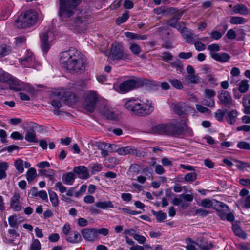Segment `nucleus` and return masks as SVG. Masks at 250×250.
I'll list each match as a JSON object with an SVG mask.
<instances>
[{
  "mask_svg": "<svg viewBox=\"0 0 250 250\" xmlns=\"http://www.w3.org/2000/svg\"><path fill=\"white\" fill-rule=\"evenodd\" d=\"M60 62L64 68L75 73H82L85 71V61L81 53L75 48L60 54Z\"/></svg>",
  "mask_w": 250,
  "mask_h": 250,
  "instance_id": "nucleus-1",
  "label": "nucleus"
},
{
  "mask_svg": "<svg viewBox=\"0 0 250 250\" xmlns=\"http://www.w3.org/2000/svg\"><path fill=\"white\" fill-rule=\"evenodd\" d=\"M230 22L232 24H241L245 23V20L243 17L233 16L231 18Z\"/></svg>",
  "mask_w": 250,
  "mask_h": 250,
  "instance_id": "nucleus-46",
  "label": "nucleus"
},
{
  "mask_svg": "<svg viewBox=\"0 0 250 250\" xmlns=\"http://www.w3.org/2000/svg\"><path fill=\"white\" fill-rule=\"evenodd\" d=\"M196 49L198 51H202L205 49L206 45L200 41H196L194 43Z\"/></svg>",
  "mask_w": 250,
  "mask_h": 250,
  "instance_id": "nucleus-62",
  "label": "nucleus"
},
{
  "mask_svg": "<svg viewBox=\"0 0 250 250\" xmlns=\"http://www.w3.org/2000/svg\"><path fill=\"white\" fill-rule=\"evenodd\" d=\"M103 114L108 120L118 121L119 119L118 114L116 113L113 109L105 108L103 111Z\"/></svg>",
  "mask_w": 250,
  "mask_h": 250,
  "instance_id": "nucleus-26",
  "label": "nucleus"
},
{
  "mask_svg": "<svg viewBox=\"0 0 250 250\" xmlns=\"http://www.w3.org/2000/svg\"><path fill=\"white\" fill-rule=\"evenodd\" d=\"M188 80L189 81V82L188 83V84L190 83L192 84H196V83H200V78L195 75H189L187 77Z\"/></svg>",
  "mask_w": 250,
  "mask_h": 250,
  "instance_id": "nucleus-54",
  "label": "nucleus"
},
{
  "mask_svg": "<svg viewBox=\"0 0 250 250\" xmlns=\"http://www.w3.org/2000/svg\"><path fill=\"white\" fill-rule=\"evenodd\" d=\"M210 34L211 38L214 40H218L222 36V34L218 31H213Z\"/></svg>",
  "mask_w": 250,
  "mask_h": 250,
  "instance_id": "nucleus-63",
  "label": "nucleus"
},
{
  "mask_svg": "<svg viewBox=\"0 0 250 250\" xmlns=\"http://www.w3.org/2000/svg\"><path fill=\"white\" fill-rule=\"evenodd\" d=\"M41 245L39 240L35 239L31 244L29 250H40Z\"/></svg>",
  "mask_w": 250,
  "mask_h": 250,
  "instance_id": "nucleus-53",
  "label": "nucleus"
},
{
  "mask_svg": "<svg viewBox=\"0 0 250 250\" xmlns=\"http://www.w3.org/2000/svg\"><path fill=\"white\" fill-rule=\"evenodd\" d=\"M14 165L16 169L20 172L22 173L24 170L23 161L21 159H18L15 161Z\"/></svg>",
  "mask_w": 250,
  "mask_h": 250,
  "instance_id": "nucleus-49",
  "label": "nucleus"
},
{
  "mask_svg": "<svg viewBox=\"0 0 250 250\" xmlns=\"http://www.w3.org/2000/svg\"><path fill=\"white\" fill-rule=\"evenodd\" d=\"M181 34L186 42L188 43H192L196 35L193 33L191 29L184 27L181 29Z\"/></svg>",
  "mask_w": 250,
  "mask_h": 250,
  "instance_id": "nucleus-21",
  "label": "nucleus"
},
{
  "mask_svg": "<svg viewBox=\"0 0 250 250\" xmlns=\"http://www.w3.org/2000/svg\"><path fill=\"white\" fill-rule=\"evenodd\" d=\"M37 177V172L35 168H30L26 173V179L28 182H31Z\"/></svg>",
  "mask_w": 250,
  "mask_h": 250,
  "instance_id": "nucleus-36",
  "label": "nucleus"
},
{
  "mask_svg": "<svg viewBox=\"0 0 250 250\" xmlns=\"http://www.w3.org/2000/svg\"><path fill=\"white\" fill-rule=\"evenodd\" d=\"M226 112V110L223 111L221 109H218L215 113V117L219 121H222Z\"/></svg>",
  "mask_w": 250,
  "mask_h": 250,
  "instance_id": "nucleus-58",
  "label": "nucleus"
},
{
  "mask_svg": "<svg viewBox=\"0 0 250 250\" xmlns=\"http://www.w3.org/2000/svg\"><path fill=\"white\" fill-rule=\"evenodd\" d=\"M183 12L179 13L175 15L169 21L168 25L172 27H177V22L181 18Z\"/></svg>",
  "mask_w": 250,
  "mask_h": 250,
  "instance_id": "nucleus-35",
  "label": "nucleus"
},
{
  "mask_svg": "<svg viewBox=\"0 0 250 250\" xmlns=\"http://www.w3.org/2000/svg\"><path fill=\"white\" fill-rule=\"evenodd\" d=\"M154 12L156 14H167L169 13H173L174 9L171 7L165 6L156 8L154 9Z\"/></svg>",
  "mask_w": 250,
  "mask_h": 250,
  "instance_id": "nucleus-32",
  "label": "nucleus"
},
{
  "mask_svg": "<svg viewBox=\"0 0 250 250\" xmlns=\"http://www.w3.org/2000/svg\"><path fill=\"white\" fill-rule=\"evenodd\" d=\"M86 23V17L80 15L76 16L74 20L70 21L69 24L75 29L79 30L80 28L83 27Z\"/></svg>",
  "mask_w": 250,
  "mask_h": 250,
  "instance_id": "nucleus-13",
  "label": "nucleus"
},
{
  "mask_svg": "<svg viewBox=\"0 0 250 250\" xmlns=\"http://www.w3.org/2000/svg\"><path fill=\"white\" fill-rule=\"evenodd\" d=\"M39 173L41 175H44L48 178L50 181L54 182L55 180L54 178L55 171L52 169H40L39 170Z\"/></svg>",
  "mask_w": 250,
  "mask_h": 250,
  "instance_id": "nucleus-29",
  "label": "nucleus"
},
{
  "mask_svg": "<svg viewBox=\"0 0 250 250\" xmlns=\"http://www.w3.org/2000/svg\"><path fill=\"white\" fill-rule=\"evenodd\" d=\"M196 244L200 248L201 250H209L213 247L212 243H208L204 241H201L199 243H196Z\"/></svg>",
  "mask_w": 250,
  "mask_h": 250,
  "instance_id": "nucleus-41",
  "label": "nucleus"
},
{
  "mask_svg": "<svg viewBox=\"0 0 250 250\" xmlns=\"http://www.w3.org/2000/svg\"><path fill=\"white\" fill-rule=\"evenodd\" d=\"M81 2L82 0H59V16L62 19L70 18Z\"/></svg>",
  "mask_w": 250,
  "mask_h": 250,
  "instance_id": "nucleus-3",
  "label": "nucleus"
},
{
  "mask_svg": "<svg viewBox=\"0 0 250 250\" xmlns=\"http://www.w3.org/2000/svg\"><path fill=\"white\" fill-rule=\"evenodd\" d=\"M49 195L50 200L52 205L54 207H56L58 205V199L56 193L51 190H49Z\"/></svg>",
  "mask_w": 250,
  "mask_h": 250,
  "instance_id": "nucleus-42",
  "label": "nucleus"
},
{
  "mask_svg": "<svg viewBox=\"0 0 250 250\" xmlns=\"http://www.w3.org/2000/svg\"><path fill=\"white\" fill-rule=\"evenodd\" d=\"M51 34V32H43L40 35L41 47L42 51L47 53L50 48V43L49 41V36Z\"/></svg>",
  "mask_w": 250,
  "mask_h": 250,
  "instance_id": "nucleus-12",
  "label": "nucleus"
},
{
  "mask_svg": "<svg viewBox=\"0 0 250 250\" xmlns=\"http://www.w3.org/2000/svg\"><path fill=\"white\" fill-rule=\"evenodd\" d=\"M152 131L155 133L168 135V124H159L152 128Z\"/></svg>",
  "mask_w": 250,
  "mask_h": 250,
  "instance_id": "nucleus-23",
  "label": "nucleus"
},
{
  "mask_svg": "<svg viewBox=\"0 0 250 250\" xmlns=\"http://www.w3.org/2000/svg\"><path fill=\"white\" fill-rule=\"evenodd\" d=\"M19 62L21 65L24 66V67H32L34 62V57L33 55V53L31 52L27 51L24 57L19 59Z\"/></svg>",
  "mask_w": 250,
  "mask_h": 250,
  "instance_id": "nucleus-17",
  "label": "nucleus"
},
{
  "mask_svg": "<svg viewBox=\"0 0 250 250\" xmlns=\"http://www.w3.org/2000/svg\"><path fill=\"white\" fill-rule=\"evenodd\" d=\"M213 209L217 211V215L221 220H223L225 215L229 211V208L227 205L218 201L214 204Z\"/></svg>",
  "mask_w": 250,
  "mask_h": 250,
  "instance_id": "nucleus-11",
  "label": "nucleus"
},
{
  "mask_svg": "<svg viewBox=\"0 0 250 250\" xmlns=\"http://www.w3.org/2000/svg\"><path fill=\"white\" fill-rule=\"evenodd\" d=\"M125 36L129 38L130 39H135V40H146L147 38L146 35H141L140 34L134 33L130 32H125Z\"/></svg>",
  "mask_w": 250,
  "mask_h": 250,
  "instance_id": "nucleus-33",
  "label": "nucleus"
},
{
  "mask_svg": "<svg viewBox=\"0 0 250 250\" xmlns=\"http://www.w3.org/2000/svg\"><path fill=\"white\" fill-rule=\"evenodd\" d=\"M201 103L204 105H206L210 107H213L215 106L214 100L205 99L203 100Z\"/></svg>",
  "mask_w": 250,
  "mask_h": 250,
  "instance_id": "nucleus-57",
  "label": "nucleus"
},
{
  "mask_svg": "<svg viewBox=\"0 0 250 250\" xmlns=\"http://www.w3.org/2000/svg\"><path fill=\"white\" fill-rule=\"evenodd\" d=\"M152 213L156 217L157 222H161L163 221L167 217V215L165 213L163 212L162 211H155L153 210L151 211Z\"/></svg>",
  "mask_w": 250,
  "mask_h": 250,
  "instance_id": "nucleus-37",
  "label": "nucleus"
},
{
  "mask_svg": "<svg viewBox=\"0 0 250 250\" xmlns=\"http://www.w3.org/2000/svg\"><path fill=\"white\" fill-rule=\"evenodd\" d=\"M102 164L97 163L92 164L89 166V168L91 169V173L93 174L100 172L102 170Z\"/></svg>",
  "mask_w": 250,
  "mask_h": 250,
  "instance_id": "nucleus-47",
  "label": "nucleus"
},
{
  "mask_svg": "<svg viewBox=\"0 0 250 250\" xmlns=\"http://www.w3.org/2000/svg\"><path fill=\"white\" fill-rule=\"evenodd\" d=\"M11 52V48L6 45L0 46V58L9 54Z\"/></svg>",
  "mask_w": 250,
  "mask_h": 250,
  "instance_id": "nucleus-38",
  "label": "nucleus"
},
{
  "mask_svg": "<svg viewBox=\"0 0 250 250\" xmlns=\"http://www.w3.org/2000/svg\"><path fill=\"white\" fill-rule=\"evenodd\" d=\"M233 161L234 162L237 163L236 165V167L240 171H244L246 168L250 167V165L246 162L240 161L237 159H234Z\"/></svg>",
  "mask_w": 250,
  "mask_h": 250,
  "instance_id": "nucleus-34",
  "label": "nucleus"
},
{
  "mask_svg": "<svg viewBox=\"0 0 250 250\" xmlns=\"http://www.w3.org/2000/svg\"><path fill=\"white\" fill-rule=\"evenodd\" d=\"M56 95L65 104L68 106H72L78 102L79 99L77 94L68 89H61L56 93Z\"/></svg>",
  "mask_w": 250,
  "mask_h": 250,
  "instance_id": "nucleus-5",
  "label": "nucleus"
},
{
  "mask_svg": "<svg viewBox=\"0 0 250 250\" xmlns=\"http://www.w3.org/2000/svg\"><path fill=\"white\" fill-rule=\"evenodd\" d=\"M173 56L172 55L168 52H164L162 53V58L164 61H168L172 59Z\"/></svg>",
  "mask_w": 250,
  "mask_h": 250,
  "instance_id": "nucleus-64",
  "label": "nucleus"
},
{
  "mask_svg": "<svg viewBox=\"0 0 250 250\" xmlns=\"http://www.w3.org/2000/svg\"><path fill=\"white\" fill-rule=\"evenodd\" d=\"M217 200H214L213 201L209 199H204L201 202V206L204 208H209L211 207L213 208L214 204H215Z\"/></svg>",
  "mask_w": 250,
  "mask_h": 250,
  "instance_id": "nucleus-40",
  "label": "nucleus"
},
{
  "mask_svg": "<svg viewBox=\"0 0 250 250\" xmlns=\"http://www.w3.org/2000/svg\"><path fill=\"white\" fill-rule=\"evenodd\" d=\"M237 146L240 149L250 150V144L245 141L239 142L237 143Z\"/></svg>",
  "mask_w": 250,
  "mask_h": 250,
  "instance_id": "nucleus-55",
  "label": "nucleus"
},
{
  "mask_svg": "<svg viewBox=\"0 0 250 250\" xmlns=\"http://www.w3.org/2000/svg\"><path fill=\"white\" fill-rule=\"evenodd\" d=\"M67 241L72 243H77L82 240L81 235L77 231H72L66 236Z\"/></svg>",
  "mask_w": 250,
  "mask_h": 250,
  "instance_id": "nucleus-24",
  "label": "nucleus"
},
{
  "mask_svg": "<svg viewBox=\"0 0 250 250\" xmlns=\"http://www.w3.org/2000/svg\"><path fill=\"white\" fill-rule=\"evenodd\" d=\"M209 212L207 210L203 208H199L195 210V214L200 215L202 217L207 216Z\"/></svg>",
  "mask_w": 250,
  "mask_h": 250,
  "instance_id": "nucleus-59",
  "label": "nucleus"
},
{
  "mask_svg": "<svg viewBox=\"0 0 250 250\" xmlns=\"http://www.w3.org/2000/svg\"><path fill=\"white\" fill-rule=\"evenodd\" d=\"M169 82L171 85L174 88L178 89H182L183 88V85L181 82L176 79H169Z\"/></svg>",
  "mask_w": 250,
  "mask_h": 250,
  "instance_id": "nucleus-45",
  "label": "nucleus"
},
{
  "mask_svg": "<svg viewBox=\"0 0 250 250\" xmlns=\"http://www.w3.org/2000/svg\"><path fill=\"white\" fill-rule=\"evenodd\" d=\"M174 111L176 114L179 115L180 117H185L186 114L183 110V108L179 104H177L174 107Z\"/></svg>",
  "mask_w": 250,
  "mask_h": 250,
  "instance_id": "nucleus-48",
  "label": "nucleus"
},
{
  "mask_svg": "<svg viewBox=\"0 0 250 250\" xmlns=\"http://www.w3.org/2000/svg\"><path fill=\"white\" fill-rule=\"evenodd\" d=\"M233 11L235 14L246 15L249 13V9L243 4H238L235 5L232 8Z\"/></svg>",
  "mask_w": 250,
  "mask_h": 250,
  "instance_id": "nucleus-27",
  "label": "nucleus"
},
{
  "mask_svg": "<svg viewBox=\"0 0 250 250\" xmlns=\"http://www.w3.org/2000/svg\"><path fill=\"white\" fill-rule=\"evenodd\" d=\"M98 101V97L96 92L90 91L86 95L85 99L84 107L88 112H94Z\"/></svg>",
  "mask_w": 250,
  "mask_h": 250,
  "instance_id": "nucleus-8",
  "label": "nucleus"
},
{
  "mask_svg": "<svg viewBox=\"0 0 250 250\" xmlns=\"http://www.w3.org/2000/svg\"><path fill=\"white\" fill-rule=\"evenodd\" d=\"M51 105L55 109H60L62 106V104L58 99H53L51 102Z\"/></svg>",
  "mask_w": 250,
  "mask_h": 250,
  "instance_id": "nucleus-61",
  "label": "nucleus"
},
{
  "mask_svg": "<svg viewBox=\"0 0 250 250\" xmlns=\"http://www.w3.org/2000/svg\"><path fill=\"white\" fill-rule=\"evenodd\" d=\"M197 175L195 172H191L185 175L184 180L186 182H192L197 179Z\"/></svg>",
  "mask_w": 250,
  "mask_h": 250,
  "instance_id": "nucleus-51",
  "label": "nucleus"
},
{
  "mask_svg": "<svg viewBox=\"0 0 250 250\" xmlns=\"http://www.w3.org/2000/svg\"><path fill=\"white\" fill-rule=\"evenodd\" d=\"M20 194L18 193L15 192L10 199V207L15 211H19L22 208V206L20 203Z\"/></svg>",
  "mask_w": 250,
  "mask_h": 250,
  "instance_id": "nucleus-18",
  "label": "nucleus"
},
{
  "mask_svg": "<svg viewBox=\"0 0 250 250\" xmlns=\"http://www.w3.org/2000/svg\"><path fill=\"white\" fill-rule=\"evenodd\" d=\"M129 48L131 52L134 55H138L141 52L140 46L136 43H131Z\"/></svg>",
  "mask_w": 250,
  "mask_h": 250,
  "instance_id": "nucleus-50",
  "label": "nucleus"
},
{
  "mask_svg": "<svg viewBox=\"0 0 250 250\" xmlns=\"http://www.w3.org/2000/svg\"><path fill=\"white\" fill-rule=\"evenodd\" d=\"M204 95L208 99L214 100V98L216 95V92L213 89H205L204 91Z\"/></svg>",
  "mask_w": 250,
  "mask_h": 250,
  "instance_id": "nucleus-43",
  "label": "nucleus"
},
{
  "mask_svg": "<svg viewBox=\"0 0 250 250\" xmlns=\"http://www.w3.org/2000/svg\"><path fill=\"white\" fill-rule=\"evenodd\" d=\"M9 224L11 227L13 228L18 229V223L17 221V218L16 215L10 216L8 219Z\"/></svg>",
  "mask_w": 250,
  "mask_h": 250,
  "instance_id": "nucleus-44",
  "label": "nucleus"
},
{
  "mask_svg": "<svg viewBox=\"0 0 250 250\" xmlns=\"http://www.w3.org/2000/svg\"><path fill=\"white\" fill-rule=\"evenodd\" d=\"M11 77L9 74L0 69V82L7 83Z\"/></svg>",
  "mask_w": 250,
  "mask_h": 250,
  "instance_id": "nucleus-52",
  "label": "nucleus"
},
{
  "mask_svg": "<svg viewBox=\"0 0 250 250\" xmlns=\"http://www.w3.org/2000/svg\"><path fill=\"white\" fill-rule=\"evenodd\" d=\"M116 152L121 155L130 154L134 156H138L140 154L139 151L135 149L134 147L130 146L119 148L117 149Z\"/></svg>",
  "mask_w": 250,
  "mask_h": 250,
  "instance_id": "nucleus-16",
  "label": "nucleus"
},
{
  "mask_svg": "<svg viewBox=\"0 0 250 250\" xmlns=\"http://www.w3.org/2000/svg\"><path fill=\"white\" fill-rule=\"evenodd\" d=\"M95 206L97 208H100L103 209H106L108 208H114V205L110 201L98 202L95 203Z\"/></svg>",
  "mask_w": 250,
  "mask_h": 250,
  "instance_id": "nucleus-31",
  "label": "nucleus"
},
{
  "mask_svg": "<svg viewBox=\"0 0 250 250\" xmlns=\"http://www.w3.org/2000/svg\"><path fill=\"white\" fill-rule=\"evenodd\" d=\"M73 171L77 174L78 177L82 179H86L89 177L87 168L84 166H79L74 167Z\"/></svg>",
  "mask_w": 250,
  "mask_h": 250,
  "instance_id": "nucleus-19",
  "label": "nucleus"
},
{
  "mask_svg": "<svg viewBox=\"0 0 250 250\" xmlns=\"http://www.w3.org/2000/svg\"><path fill=\"white\" fill-rule=\"evenodd\" d=\"M124 106L132 114L140 116L149 115L153 111V107L151 105L141 104L140 102L135 99H130L127 101L125 104Z\"/></svg>",
  "mask_w": 250,
  "mask_h": 250,
  "instance_id": "nucleus-2",
  "label": "nucleus"
},
{
  "mask_svg": "<svg viewBox=\"0 0 250 250\" xmlns=\"http://www.w3.org/2000/svg\"><path fill=\"white\" fill-rule=\"evenodd\" d=\"M39 125L35 122H30L26 130L25 139L30 143H38V140L36 134L35 129Z\"/></svg>",
  "mask_w": 250,
  "mask_h": 250,
  "instance_id": "nucleus-10",
  "label": "nucleus"
},
{
  "mask_svg": "<svg viewBox=\"0 0 250 250\" xmlns=\"http://www.w3.org/2000/svg\"><path fill=\"white\" fill-rule=\"evenodd\" d=\"M187 125L179 126L175 124H168V135L174 136L182 134L187 128Z\"/></svg>",
  "mask_w": 250,
  "mask_h": 250,
  "instance_id": "nucleus-14",
  "label": "nucleus"
},
{
  "mask_svg": "<svg viewBox=\"0 0 250 250\" xmlns=\"http://www.w3.org/2000/svg\"><path fill=\"white\" fill-rule=\"evenodd\" d=\"M232 230L235 235L245 239L247 238V234L241 229V227L237 224H233L232 226Z\"/></svg>",
  "mask_w": 250,
  "mask_h": 250,
  "instance_id": "nucleus-25",
  "label": "nucleus"
},
{
  "mask_svg": "<svg viewBox=\"0 0 250 250\" xmlns=\"http://www.w3.org/2000/svg\"><path fill=\"white\" fill-rule=\"evenodd\" d=\"M129 18V14L126 12L123 13L122 16L119 17L116 20L117 24L125 22Z\"/></svg>",
  "mask_w": 250,
  "mask_h": 250,
  "instance_id": "nucleus-56",
  "label": "nucleus"
},
{
  "mask_svg": "<svg viewBox=\"0 0 250 250\" xmlns=\"http://www.w3.org/2000/svg\"><path fill=\"white\" fill-rule=\"evenodd\" d=\"M238 112L236 110H233L230 111H229L226 116L227 120L228 122L231 124H234L236 121V117L238 115Z\"/></svg>",
  "mask_w": 250,
  "mask_h": 250,
  "instance_id": "nucleus-30",
  "label": "nucleus"
},
{
  "mask_svg": "<svg viewBox=\"0 0 250 250\" xmlns=\"http://www.w3.org/2000/svg\"><path fill=\"white\" fill-rule=\"evenodd\" d=\"M76 175L72 172H69L64 174L62 179L63 183L66 185H72L75 178Z\"/></svg>",
  "mask_w": 250,
  "mask_h": 250,
  "instance_id": "nucleus-28",
  "label": "nucleus"
},
{
  "mask_svg": "<svg viewBox=\"0 0 250 250\" xmlns=\"http://www.w3.org/2000/svg\"><path fill=\"white\" fill-rule=\"evenodd\" d=\"M249 88V85L247 80H244L240 82L238 89L241 93L246 92L248 90Z\"/></svg>",
  "mask_w": 250,
  "mask_h": 250,
  "instance_id": "nucleus-39",
  "label": "nucleus"
},
{
  "mask_svg": "<svg viewBox=\"0 0 250 250\" xmlns=\"http://www.w3.org/2000/svg\"><path fill=\"white\" fill-rule=\"evenodd\" d=\"M81 233L83 238L87 241H93L96 239V229L85 228L82 230Z\"/></svg>",
  "mask_w": 250,
  "mask_h": 250,
  "instance_id": "nucleus-15",
  "label": "nucleus"
},
{
  "mask_svg": "<svg viewBox=\"0 0 250 250\" xmlns=\"http://www.w3.org/2000/svg\"><path fill=\"white\" fill-rule=\"evenodd\" d=\"M10 137L14 140H22L23 136L18 131H15L11 133Z\"/></svg>",
  "mask_w": 250,
  "mask_h": 250,
  "instance_id": "nucleus-60",
  "label": "nucleus"
},
{
  "mask_svg": "<svg viewBox=\"0 0 250 250\" xmlns=\"http://www.w3.org/2000/svg\"><path fill=\"white\" fill-rule=\"evenodd\" d=\"M37 15L33 10L24 14H21L15 21V25L18 28H26L34 25L37 21Z\"/></svg>",
  "mask_w": 250,
  "mask_h": 250,
  "instance_id": "nucleus-4",
  "label": "nucleus"
},
{
  "mask_svg": "<svg viewBox=\"0 0 250 250\" xmlns=\"http://www.w3.org/2000/svg\"><path fill=\"white\" fill-rule=\"evenodd\" d=\"M218 104L230 108L233 105V100L230 93L226 90H220L218 93Z\"/></svg>",
  "mask_w": 250,
  "mask_h": 250,
  "instance_id": "nucleus-9",
  "label": "nucleus"
},
{
  "mask_svg": "<svg viewBox=\"0 0 250 250\" xmlns=\"http://www.w3.org/2000/svg\"><path fill=\"white\" fill-rule=\"evenodd\" d=\"M6 83L9 85V89L14 91L17 92L22 89L21 83L12 76Z\"/></svg>",
  "mask_w": 250,
  "mask_h": 250,
  "instance_id": "nucleus-20",
  "label": "nucleus"
},
{
  "mask_svg": "<svg viewBox=\"0 0 250 250\" xmlns=\"http://www.w3.org/2000/svg\"><path fill=\"white\" fill-rule=\"evenodd\" d=\"M108 57L113 61L120 60L126 58L127 55L125 53L122 45L117 42H114L112 44Z\"/></svg>",
  "mask_w": 250,
  "mask_h": 250,
  "instance_id": "nucleus-6",
  "label": "nucleus"
},
{
  "mask_svg": "<svg viewBox=\"0 0 250 250\" xmlns=\"http://www.w3.org/2000/svg\"><path fill=\"white\" fill-rule=\"evenodd\" d=\"M211 57L215 60L222 63L229 62L230 59L229 54L227 53H211Z\"/></svg>",
  "mask_w": 250,
  "mask_h": 250,
  "instance_id": "nucleus-22",
  "label": "nucleus"
},
{
  "mask_svg": "<svg viewBox=\"0 0 250 250\" xmlns=\"http://www.w3.org/2000/svg\"><path fill=\"white\" fill-rule=\"evenodd\" d=\"M143 83L138 79H129L123 81L119 85V89L122 93H127L139 87Z\"/></svg>",
  "mask_w": 250,
  "mask_h": 250,
  "instance_id": "nucleus-7",
  "label": "nucleus"
}]
</instances>
